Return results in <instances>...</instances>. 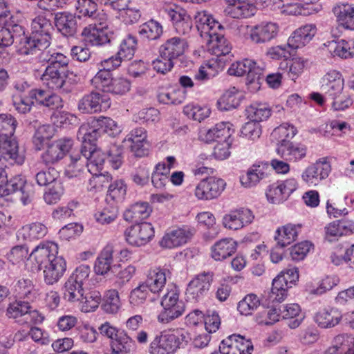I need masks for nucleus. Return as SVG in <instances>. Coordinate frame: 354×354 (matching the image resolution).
Returning <instances> with one entry per match:
<instances>
[{
    "label": "nucleus",
    "instance_id": "obj_1",
    "mask_svg": "<svg viewBox=\"0 0 354 354\" xmlns=\"http://www.w3.org/2000/svg\"><path fill=\"white\" fill-rule=\"evenodd\" d=\"M31 27V35L27 37L24 35L20 40V54H36L50 46V32L53 30L50 21L43 16H38L32 20Z\"/></svg>",
    "mask_w": 354,
    "mask_h": 354
},
{
    "label": "nucleus",
    "instance_id": "obj_2",
    "mask_svg": "<svg viewBox=\"0 0 354 354\" xmlns=\"http://www.w3.org/2000/svg\"><path fill=\"white\" fill-rule=\"evenodd\" d=\"M120 132L118 124L111 118L100 117L91 122L82 124L77 131V138L81 141L95 142L102 133L115 136Z\"/></svg>",
    "mask_w": 354,
    "mask_h": 354
},
{
    "label": "nucleus",
    "instance_id": "obj_3",
    "mask_svg": "<svg viewBox=\"0 0 354 354\" xmlns=\"http://www.w3.org/2000/svg\"><path fill=\"white\" fill-rule=\"evenodd\" d=\"M186 47L185 39L174 37L167 40L160 46V55L156 58L151 60L149 59H140L139 62L146 65L161 64L164 66H174L178 64V61L183 55Z\"/></svg>",
    "mask_w": 354,
    "mask_h": 354
},
{
    "label": "nucleus",
    "instance_id": "obj_4",
    "mask_svg": "<svg viewBox=\"0 0 354 354\" xmlns=\"http://www.w3.org/2000/svg\"><path fill=\"white\" fill-rule=\"evenodd\" d=\"M185 336L178 330H163L156 335L149 347L150 354H174L179 347L180 339Z\"/></svg>",
    "mask_w": 354,
    "mask_h": 354
},
{
    "label": "nucleus",
    "instance_id": "obj_5",
    "mask_svg": "<svg viewBox=\"0 0 354 354\" xmlns=\"http://www.w3.org/2000/svg\"><path fill=\"white\" fill-rule=\"evenodd\" d=\"M163 309L158 316L160 323L167 324L181 316L185 311L183 301L179 300L178 290L174 286L162 297Z\"/></svg>",
    "mask_w": 354,
    "mask_h": 354
},
{
    "label": "nucleus",
    "instance_id": "obj_6",
    "mask_svg": "<svg viewBox=\"0 0 354 354\" xmlns=\"http://www.w3.org/2000/svg\"><path fill=\"white\" fill-rule=\"evenodd\" d=\"M111 104L109 95L104 91H91L78 102V110L82 113H96L106 111Z\"/></svg>",
    "mask_w": 354,
    "mask_h": 354
},
{
    "label": "nucleus",
    "instance_id": "obj_7",
    "mask_svg": "<svg viewBox=\"0 0 354 354\" xmlns=\"http://www.w3.org/2000/svg\"><path fill=\"white\" fill-rule=\"evenodd\" d=\"M214 281L212 272H203L196 275L188 283L185 295L188 300L198 301L207 294Z\"/></svg>",
    "mask_w": 354,
    "mask_h": 354
},
{
    "label": "nucleus",
    "instance_id": "obj_8",
    "mask_svg": "<svg viewBox=\"0 0 354 354\" xmlns=\"http://www.w3.org/2000/svg\"><path fill=\"white\" fill-rule=\"evenodd\" d=\"M162 10L172 21L177 33L186 35L190 32L192 20L184 8L171 3L164 6Z\"/></svg>",
    "mask_w": 354,
    "mask_h": 354
},
{
    "label": "nucleus",
    "instance_id": "obj_9",
    "mask_svg": "<svg viewBox=\"0 0 354 354\" xmlns=\"http://www.w3.org/2000/svg\"><path fill=\"white\" fill-rule=\"evenodd\" d=\"M330 171L331 165L327 158H321L304 170L301 179L308 186H317L328 177Z\"/></svg>",
    "mask_w": 354,
    "mask_h": 354
},
{
    "label": "nucleus",
    "instance_id": "obj_10",
    "mask_svg": "<svg viewBox=\"0 0 354 354\" xmlns=\"http://www.w3.org/2000/svg\"><path fill=\"white\" fill-rule=\"evenodd\" d=\"M73 140L69 138H62L49 145L41 155L46 165H55L62 160L73 149Z\"/></svg>",
    "mask_w": 354,
    "mask_h": 354
},
{
    "label": "nucleus",
    "instance_id": "obj_11",
    "mask_svg": "<svg viewBox=\"0 0 354 354\" xmlns=\"http://www.w3.org/2000/svg\"><path fill=\"white\" fill-rule=\"evenodd\" d=\"M225 182L218 178L209 177L200 181L195 189V196L199 200H212L221 195L225 187Z\"/></svg>",
    "mask_w": 354,
    "mask_h": 354
},
{
    "label": "nucleus",
    "instance_id": "obj_12",
    "mask_svg": "<svg viewBox=\"0 0 354 354\" xmlns=\"http://www.w3.org/2000/svg\"><path fill=\"white\" fill-rule=\"evenodd\" d=\"M254 219V215L250 209L240 207L225 214L222 223L228 230H239L252 223Z\"/></svg>",
    "mask_w": 354,
    "mask_h": 354
},
{
    "label": "nucleus",
    "instance_id": "obj_13",
    "mask_svg": "<svg viewBox=\"0 0 354 354\" xmlns=\"http://www.w3.org/2000/svg\"><path fill=\"white\" fill-rule=\"evenodd\" d=\"M124 235L129 244L140 247L147 244L154 236V229L151 223H142L127 229Z\"/></svg>",
    "mask_w": 354,
    "mask_h": 354
},
{
    "label": "nucleus",
    "instance_id": "obj_14",
    "mask_svg": "<svg viewBox=\"0 0 354 354\" xmlns=\"http://www.w3.org/2000/svg\"><path fill=\"white\" fill-rule=\"evenodd\" d=\"M24 28L16 23L13 17L6 21L3 26H0V47H8L15 41L18 43L19 50L20 40L24 37Z\"/></svg>",
    "mask_w": 354,
    "mask_h": 354
},
{
    "label": "nucleus",
    "instance_id": "obj_15",
    "mask_svg": "<svg viewBox=\"0 0 354 354\" xmlns=\"http://www.w3.org/2000/svg\"><path fill=\"white\" fill-rule=\"evenodd\" d=\"M296 189L297 181L293 178L278 181L270 185L266 196L270 203H280L286 201Z\"/></svg>",
    "mask_w": 354,
    "mask_h": 354
},
{
    "label": "nucleus",
    "instance_id": "obj_16",
    "mask_svg": "<svg viewBox=\"0 0 354 354\" xmlns=\"http://www.w3.org/2000/svg\"><path fill=\"white\" fill-rule=\"evenodd\" d=\"M137 46V39L132 35H128L120 44V50L115 56H112L102 62V64L120 66L122 62L130 60L133 56Z\"/></svg>",
    "mask_w": 354,
    "mask_h": 354
},
{
    "label": "nucleus",
    "instance_id": "obj_17",
    "mask_svg": "<svg viewBox=\"0 0 354 354\" xmlns=\"http://www.w3.org/2000/svg\"><path fill=\"white\" fill-rule=\"evenodd\" d=\"M58 245L54 242L47 241L40 243L31 252L30 257L35 260L38 269L41 270L44 266L59 256Z\"/></svg>",
    "mask_w": 354,
    "mask_h": 354
},
{
    "label": "nucleus",
    "instance_id": "obj_18",
    "mask_svg": "<svg viewBox=\"0 0 354 354\" xmlns=\"http://www.w3.org/2000/svg\"><path fill=\"white\" fill-rule=\"evenodd\" d=\"M279 31L277 23L263 21L251 28L250 38L255 44H265L276 38Z\"/></svg>",
    "mask_w": 354,
    "mask_h": 354
},
{
    "label": "nucleus",
    "instance_id": "obj_19",
    "mask_svg": "<svg viewBox=\"0 0 354 354\" xmlns=\"http://www.w3.org/2000/svg\"><path fill=\"white\" fill-rule=\"evenodd\" d=\"M24 160V156L19 153L18 143L15 138L12 136L0 138V162L21 165Z\"/></svg>",
    "mask_w": 354,
    "mask_h": 354
},
{
    "label": "nucleus",
    "instance_id": "obj_20",
    "mask_svg": "<svg viewBox=\"0 0 354 354\" xmlns=\"http://www.w3.org/2000/svg\"><path fill=\"white\" fill-rule=\"evenodd\" d=\"M268 59L274 60L283 59L286 61H290L291 63H287L286 66H293L294 65H308L312 64L311 59L306 57L297 56L292 55L287 49L286 46H276L268 48L266 53Z\"/></svg>",
    "mask_w": 354,
    "mask_h": 354
},
{
    "label": "nucleus",
    "instance_id": "obj_21",
    "mask_svg": "<svg viewBox=\"0 0 354 354\" xmlns=\"http://www.w3.org/2000/svg\"><path fill=\"white\" fill-rule=\"evenodd\" d=\"M124 143L127 145L134 156L142 157L148 153L146 148L147 145V131L142 127L133 129L124 140Z\"/></svg>",
    "mask_w": 354,
    "mask_h": 354
},
{
    "label": "nucleus",
    "instance_id": "obj_22",
    "mask_svg": "<svg viewBox=\"0 0 354 354\" xmlns=\"http://www.w3.org/2000/svg\"><path fill=\"white\" fill-rule=\"evenodd\" d=\"M194 230L188 226H183L167 232L160 244L166 248H174L185 244L193 236Z\"/></svg>",
    "mask_w": 354,
    "mask_h": 354
},
{
    "label": "nucleus",
    "instance_id": "obj_23",
    "mask_svg": "<svg viewBox=\"0 0 354 354\" xmlns=\"http://www.w3.org/2000/svg\"><path fill=\"white\" fill-rule=\"evenodd\" d=\"M317 28L315 24H308L296 29L288 39V47L297 49L305 46L315 37Z\"/></svg>",
    "mask_w": 354,
    "mask_h": 354
},
{
    "label": "nucleus",
    "instance_id": "obj_24",
    "mask_svg": "<svg viewBox=\"0 0 354 354\" xmlns=\"http://www.w3.org/2000/svg\"><path fill=\"white\" fill-rule=\"evenodd\" d=\"M225 13L234 19L248 18L256 12V6L249 0H225Z\"/></svg>",
    "mask_w": 354,
    "mask_h": 354
},
{
    "label": "nucleus",
    "instance_id": "obj_25",
    "mask_svg": "<svg viewBox=\"0 0 354 354\" xmlns=\"http://www.w3.org/2000/svg\"><path fill=\"white\" fill-rule=\"evenodd\" d=\"M87 168V171L91 173L87 158L81 153V148L78 151L71 150L69 155V162H67L65 174L68 178L79 176Z\"/></svg>",
    "mask_w": 354,
    "mask_h": 354
},
{
    "label": "nucleus",
    "instance_id": "obj_26",
    "mask_svg": "<svg viewBox=\"0 0 354 354\" xmlns=\"http://www.w3.org/2000/svg\"><path fill=\"white\" fill-rule=\"evenodd\" d=\"M43 277L46 284L53 286L57 283L63 277L66 270V263L62 257H59L44 266Z\"/></svg>",
    "mask_w": 354,
    "mask_h": 354
},
{
    "label": "nucleus",
    "instance_id": "obj_27",
    "mask_svg": "<svg viewBox=\"0 0 354 354\" xmlns=\"http://www.w3.org/2000/svg\"><path fill=\"white\" fill-rule=\"evenodd\" d=\"M207 51L214 55H228L231 50V46L227 40L224 37L223 29L222 31L216 30L207 36Z\"/></svg>",
    "mask_w": 354,
    "mask_h": 354
},
{
    "label": "nucleus",
    "instance_id": "obj_28",
    "mask_svg": "<svg viewBox=\"0 0 354 354\" xmlns=\"http://www.w3.org/2000/svg\"><path fill=\"white\" fill-rule=\"evenodd\" d=\"M194 19L202 37H207L216 30H223V26L205 10L198 11L194 15Z\"/></svg>",
    "mask_w": 354,
    "mask_h": 354
},
{
    "label": "nucleus",
    "instance_id": "obj_29",
    "mask_svg": "<svg viewBox=\"0 0 354 354\" xmlns=\"http://www.w3.org/2000/svg\"><path fill=\"white\" fill-rule=\"evenodd\" d=\"M237 249V243L232 238L216 241L211 248V256L216 261H223L232 256Z\"/></svg>",
    "mask_w": 354,
    "mask_h": 354
},
{
    "label": "nucleus",
    "instance_id": "obj_30",
    "mask_svg": "<svg viewBox=\"0 0 354 354\" xmlns=\"http://www.w3.org/2000/svg\"><path fill=\"white\" fill-rule=\"evenodd\" d=\"M55 24L59 32L65 37H72L77 31V19L74 15L62 12L55 16Z\"/></svg>",
    "mask_w": 354,
    "mask_h": 354
},
{
    "label": "nucleus",
    "instance_id": "obj_31",
    "mask_svg": "<svg viewBox=\"0 0 354 354\" xmlns=\"http://www.w3.org/2000/svg\"><path fill=\"white\" fill-rule=\"evenodd\" d=\"M170 272L167 269H155L149 272L147 279L142 281L151 293L158 295L166 285Z\"/></svg>",
    "mask_w": 354,
    "mask_h": 354
},
{
    "label": "nucleus",
    "instance_id": "obj_32",
    "mask_svg": "<svg viewBox=\"0 0 354 354\" xmlns=\"http://www.w3.org/2000/svg\"><path fill=\"white\" fill-rule=\"evenodd\" d=\"M81 35L86 43L93 46H102L110 41L106 31L102 28H97L96 25L89 24L86 26Z\"/></svg>",
    "mask_w": 354,
    "mask_h": 354
},
{
    "label": "nucleus",
    "instance_id": "obj_33",
    "mask_svg": "<svg viewBox=\"0 0 354 354\" xmlns=\"http://www.w3.org/2000/svg\"><path fill=\"white\" fill-rule=\"evenodd\" d=\"M82 142L81 153H83V156L87 158L89 167L91 168V170L93 167H96V170L101 169L105 161V154L100 150L96 149L94 147V142H90L88 140Z\"/></svg>",
    "mask_w": 354,
    "mask_h": 354
},
{
    "label": "nucleus",
    "instance_id": "obj_34",
    "mask_svg": "<svg viewBox=\"0 0 354 354\" xmlns=\"http://www.w3.org/2000/svg\"><path fill=\"white\" fill-rule=\"evenodd\" d=\"M342 318L341 312L335 308L319 310L315 315V322L322 328H332L337 325Z\"/></svg>",
    "mask_w": 354,
    "mask_h": 354
},
{
    "label": "nucleus",
    "instance_id": "obj_35",
    "mask_svg": "<svg viewBox=\"0 0 354 354\" xmlns=\"http://www.w3.org/2000/svg\"><path fill=\"white\" fill-rule=\"evenodd\" d=\"M47 227L41 223H32L26 225L17 232L18 241H32L44 237L47 234Z\"/></svg>",
    "mask_w": 354,
    "mask_h": 354
},
{
    "label": "nucleus",
    "instance_id": "obj_36",
    "mask_svg": "<svg viewBox=\"0 0 354 354\" xmlns=\"http://www.w3.org/2000/svg\"><path fill=\"white\" fill-rule=\"evenodd\" d=\"M307 149L301 144L290 143L288 145H279L277 153L284 160L290 162H298L306 156Z\"/></svg>",
    "mask_w": 354,
    "mask_h": 354
},
{
    "label": "nucleus",
    "instance_id": "obj_37",
    "mask_svg": "<svg viewBox=\"0 0 354 354\" xmlns=\"http://www.w3.org/2000/svg\"><path fill=\"white\" fill-rule=\"evenodd\" d=\"M232 124L230 122H221L217 123L214 127L207 131L203 139L206 142H209L216 139H221L220 142L231 140V136L234 132Z\"/></svg>",
    "mask_w": 354,
    "mask_h": 354
},
{
    "label": "nucleus",
    "instance_id": "obj_38",
    "mask_svg": "<svg viewBox=\"0 0 354 354\" xmlns=\"http://www.w3.org/2000/svg\"><path fill=\"white\" fill-rule=\"evenodd\" d=\"M243 98L241 93L235 87L225 91L217 102L218 109L221 111H230L237 108Z\"/></svg>",
    "mask_w": 354,
    "mask_h": 354
},
{
    "label": "nucleus",
    "instance_id": "obj_39",
    "mask_svg": "<svg viewBox=\"0 0 354 354\" xmlns=\"http://www.w3.org/2000/svg\"><path fill=\"white\" fill-rule=\"evenodd\" d=\"M267 167L262 165H254L248 169L246 174L242 175L240 181L245 187H252L255 186L261 180L268 176Z\"/></svg>",
    "mask_w": 354,
    "mask_h": 354
},
{
    "label": "nucleus",
    "instance_id": "obj_40",
    "mask_svg": "<svg viewBox=\"0 0 354 354\" xmlns=\"http://www.w3.org/2000/svg\"><path fill=\"white\" fill-rule=\"evenodd\" d=\"M300 225L287 224L276 231L274 236L277 241V246L283 248L295 241L298 235Z\"/></svg>",
    "mask_w": 354,
    "mask_h": 354
},
{
    "label": "nucleus",
    "instance_id": "obj_41",
    "mask_svg": "<svg viewBox=\"0 0 354 354\" xmlns=\"http://www.w3.org/2000/svg\"><path fill=\"white\" fill-rule=\"evenodd\" d=\"M151 212V209L148 203H136L124 212V218L126 221L138 223L148 218Z\"/></svg>",
    "mask_w": 354,
    "mask_h": 354
},
{
    "label": "nucleus",
    "instance_id": "obj_42",
    "mask_svg": "<svg viewBox=\"0 0 354 354\" xmlns=\"http://www.w3.org/2000/svg\"><path fill=\"white\" fill-rule=\"evenodd\" d=\"M64 68H62L64 69ZM61 68H46L45 72L41 76V80L46 86L53 89H59L64 85L66 76L64 71H60Z\"/></svg>",
    "mask_w": 354,
    "mask_h": 354
},
{
    "label": "nucleus",
    "instance_id": "obj_43",
    "mask_svg": "<svg viewBox=\"0 0 354 354\" xmlns=\"http://www.w3.org/2000/svg\"><path fill=\"white\" fill-rule=\"evenodd\" d=\"M113 252L112 245L109 244L104 248L95 261L94 269L96 274L104 275L110 270L113 262Z\"/></svg>",
    "mask_w": 354,
    "mask_h": 354
},
{
    "label": "nucleus",
    "instance_id": "obj_44",
    "mask_svg": "<svg viewBox=\"0 0 354 354\" xmlns=\"http://www.w3.org/2000/svg\"><path fill=\"white\" fill-rule=\"evenodd\" d=\"M297 129L289 123H283L275 128L272 134V138L279 145H288L291 143L290 140L297 134Z\"/></svg>",
    "mask_w": 354,
    "mask_h": 354
},
{
    "label": "nucleus",
    "instance_id": "obj_45",
    "mask_svg": "<svg viewBox=\"0 0 354 354\" xmlns=\"http://www.w3.org/2000/svg\"><path fill=\"white\" fill-rule=\"evenodd\" d=\"M15 294L24 299L32 300L36 297L37 290L32 280L28 278H19L14 284Z\"/></svg>",
    "mask_w": 354,
    "mask_h": 354
},
{
    "label": "nucleus",
    "instance_id": "obj_46",
    "mask_svg": "<svg viewBox=\"0 0 354 354\" xmlns=\"http://www.w3.org/2000/svg\"><path fill=\"white\" fill-rule=\"evenodd\" d=\"M111 347L113 351L120 354L132 353L137 348L136 342L124 330L120 333Z\"/></svg>",
    "mask_w": 354,
    "mask_h": 354
},
{
    "label": "nucleus",
    "instance_id": "obj_47",
    "mask_svg": "<svg viewBox=\"0 0 354 354\" xmlns=\"http://www.w3.org/2000/svg\"><path fill=\"white\" fill-rule=\"evenodd\" d=\"M333 12L341 25L350 28V24L354 21V5L338 3L333 8Z\"/></svg>",
    "mask_w": 354,
    "mask_h": 354
},
{
    "label": "nucleus",
    "instance_id": "obj_48",
    "mask_svg": "<svg viewBox=\"0 0 354 354\" xmlns=\"http://www.w3.org/2000/svg\"><path fill=\"white\" fill-rule=\"evenodd\" d=\"M63 297L68 302L82 301L84 299V288L69 277L63 287Z\"/></svg>",
    "mask_w": 354,
    "mask_h": 354
},
{
    "label": "nucleus",
    "instance_id": "obj_49",
    "mask_svg": "<svg viewBox=\"0 0 354 354\" xmlns=\"http://www.w3.org/2000/svg\"><path fill=\"white\" fill-rule=\"evenodd\" d=\"M138 34L142 39L156 40L162 34V26L153 19H151L138 28Z\"/></svg>",
    "mask_w": 354,
    "mask_h": 354
},
{
    "label": "nucleus",
    "instance_id": "obj_50",
    "mask_svg": "<svg viewBox=\"0 0 354 354\" xmlns=\"http://www.w3.org/2000/svg\"><path fill=\"white\" fill-rule=\"evenodd\" d=\"M292 286L285 281L284 277L278 274L272 281L270 298L273 301L282 302L288 295V290Z\"/></svg>",
    "mask_w": 354,
    "mask_h": 354
},
{
    "label": "nucleus",
    "instance_id": "obj_51",
    "mask_svg": "<svg viewBox=\"0 0 354 354\" xmlns=\"http://www.w3.org/2000/svg\"><path fill=\"white\" fill-rule=\"evenodd\" d=\"M186 97V91L184 88L166 90L158 94V100L160 103L165 104H179L184 102Z\"/></svg>",
    "mask_w": 354,
    "mask_h": 354
},
{
    "label": "nucleus",
    "instance_id": "obj_52",
    "mask_svg": "<svg viewBox=\"0 0 354 354\" xmlns=\"http://www.w3.org/2000/svg\"><path fill=\"white\" fill-rule=\"evenodd\" d=\"M108 188V194L106 198V201L108 203L112 202V204L117 205L118 203L124 200L127 192V187L123 180H118L113 183H110Z\"/></svg>",
    "mask_w": 354,
    "mask_h": 354
},
{
    "label": "nucleus",
    "instance_id": "obj_53",
    "mask_svg": "<svg viewBox=\"0 0 354 354\" xmlns=\"http://www.w3.org/2000/svg\"><path fill=\"white\" fill-rule=\"evenodd\" d=\"M350 338L345 335H339L333 340V344L325 354H354V349L350 348Z\"/></svg>",
    "mask_w": 354,
    "mask_h": 354
},
{
    "label": "nucleus",
    "instance_id": "obj_54",
    "mask_svg": "<svg viewBox=\"0 0 354 354\" xmlns=\"http://www.w3.org/2000/svg\"><path fill=\"white\" fill-rule=\"evenodd\" d=\"M248 118L251 120L259 123L267 120L271 115V110L266 104H252L246 109Z\"/></svg>",
    "mask_w": 354,
    "mask_h": 354
},
{
    "label": "nucleus",
    "instance_id": "obj_55",
    "mask_svg": "<svg viewBox=\"0 0 354 354\" xmlns=\"http://www.w3.org/2000/svg\"><path fill=\"white\" fill-rule=\"evenodd\" d=\"M328 50L334 57L337 56L342 59H348L354 55L350 44L344 39L339 41H330Z\"/></svg>",
    "mask_w": 354,
    "mask_h": 354
},
{
    "label": "nucleus",
    "instance_id": "obj_56",
    "mask_svg": "<svg viewBox=\"0 0 354 354\" xmlns=\"http://www.w3.org/2000/svg\"><path fill=\"white\" fill-rule=\"evenodd\" d=\"M118 215V205L111 204L109 206L97 209L94 214V217L97 223L102 225H107L114 221Z\"/></svg>",
    "mask_w": 354,
    "mask_h": 354
},
{
    "label": "nucleus",
    "instance_id": "obj_57",
    "mask_svg": "<svg viewBox=\"0 0 354 354\" xmlns=\"http://www.w3.org/2000/svg\"><path fill=\"white\" fill-rule=\"evenodd\" d=\"M260 306V299L254 294L247 295L238 303L237 310L243 315H250Z\"/></svg>",
    "mask_w": 354,
    "mask_h": 354
},
{
    "label": "nucleus",
    "instance_id": "obj_58",
    "mask_svg": "<svg viewBox=\"0 0 354 354\" xmlns=\"http://www.w3.org/2000/svg\"><path fill=\"white\" fill-rule=\"evenodd\" d=\"M17 122L10 114H0V138L12 137Z\"/></svg>",
    "mask_w": 354,
    "mask_h": 354
},
{
    "label": "nucleus",
    "instance_id": "obj_59",
    "mask_svg": "<svg viewBox=\"0 0 354 354\" xmlns=\"http://www.w3.org/2000/svg\"><path fill=\"white\" fill-rule=\"evenodd\" d=\"M31 306L28 301L16 300L10 303L7 308L6 315L9 318L18 319L27 317Z\"/></svg>",
    "mask_w": 354,
    "mask_h": 354
},
{
    "label": "nucleus",
    "instance_id": "obj_60",
    "mask_svg": "<svg viewBox=\"0 0 354 354\" xmlns=\"http://www.w3.org/2000/svg\"><path fill=\"white\" fill-rule=\"evenodd\" d=\"M150 290L143 282H141L131 291L129 302L133 306H139L147 301L150 296Z\"/></svg>",
    "mask_w": 354,
    "mask_h": 354
},
{
    "label": "nucleus",
    "instance_id": "obj_61",
    "mask_svg": "<svg viewBox=\"0 0 354 354\" xmlns=\"http://www.w3.org/2000/svg\"><path fill=\"white\" fill-rule=\"evenodd\" d=\"M111 180L112 178L109 173L95 174L90 178L87 189L93 193L101 192L109 187Z\"/></svg>",
    "mask_w": 354,
    "mask_h": 354
},
{
    "label": "nucleus",
    "instance_id": "obj_62",
    "mask_svg": "<svg viewBox=\"0 0 354 354\" xmlns=\"http://www.w3.org/2000/svg\"><path fill=\"white\" fill-rule=\"evenodd\" d=\"M183 113L194 120L201 122L210 114V109L207 106H201L198 104H188L183 109Z\"/></svg>",
    "mask_w": 354,
    "mask_h": 354
},
{
    "label": "nucleus",
    "instance_id": "obj_63",
    "mask_svg": "<svg viewBox=\"0 0 354 354\" xmlns=\"http://www.w3.org/2000/svg\"><path fill=\"white\" fill-rule=\"evenodd\" d=\"M59 172L55 168H48L47 170L39 171L35 175V180L39 186L53 185L58 180Z\"/></svg>",
    "mask_w": 354,
    "mask_h": 354
},
{
    "label": "nucleus",
    "instance_id": "obj_64",
    "mask_svg": "<svg viewBox=\"0 0 354 354\" xmlns=\"http://www.w3.org/2000/svg\"><path fill=\"white\" fill-rule=\"evenodd\" d=\"M25 179L20 175L13 176L4 183L3 187H0V197L6 196L19 191L23 187Z\"/></svg>",
    "mask_w": 354,
    "mask_h": 354
}]
</instances>
